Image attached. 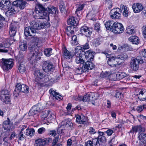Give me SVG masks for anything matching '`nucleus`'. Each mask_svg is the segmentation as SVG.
<instances>
[{"label":"nucleus","instance_id":"a19ab883","mask_svg":"<svg viewBox=\"0 0 146 146\" xmlns=\"http://www.w3.org/2000/svg\"><path fill=\"white\" fill-rule=\"evenodd\" d=\"M127 74L124 72L118 73L114 76H116L117 80L121 79L126 76Z\"/></svg>","mask_w":146,"mask_h":146},{"label":"nucleus","instance_id":"9b49d317","mask_svg":"<svg viewBox=\"0 0 146 146\" xmlns=\"http://www.w3.org/2000/svg\"><path fill=\"white\" fill-rule=\"evenodd\" d=\"M9 4L7 7H3L5 9H7L6 15L7 16L12 15L18 12V8L15 5L13 4V2L12 4H11L10 1H9Z\"/></svg>","mask_w":146,"mask_h":146},{"label":"nucleus","instance_id":"774afa93","mask_svg":"<svg viewBox=\"0 0 146 146\" xmlns=\"http://www.w3.org/2000/svg\"><path fill=\"white\" fill-rule=\"evenodd\" d=\"M140 54L143 57H146V49H145L140 52Z\"/></svg>","mask_w":146,"mask_h":146},{"label":"nucleus","instance_id":"6e6552de","mask_svg":"<svg viewBox=\"0 0 146 146\" xmlns=\"http://www.w3.org/2000/svg\"><path fill=\"white\" fill-rule=\"evenodd\" d=\"M35 77L34 83L36 86L39 87L43 86L42 83H41V80L43 77L41 71L36 70L34 74Z\"/></svg>","mask_w":146,"mask_h":146},{"label":"nucleus","instance_id":"8fccbe9b","mask_svg":"<svg viewBox=\"0 0 146 146\" xmlns=\"http://www.w3.org/2000/svg\"><path fill=\"white\" fill-rule=\"evenodd\" d=\"M9 92L8 90H3L1 92V97H2L3 96H9Z\"/></svg>","mask_w":146,"mask_h":146},{"label":"nucleus","instance_id":"58836bf2","mask_svg":"<svg viewBox=\"0 0 146 146\" xmlns=\"http://www.w3.org/2000/svg\"><path fill=\"white\" fill-rule=\"evenodd\" d=\"M36 146H46L45 143L42 139H39L35 141Z\"/></svg>","mask_w":146,"mask_h":146},{"label":"nucleus","instance_id":"0eeeda50","mask_svg":"<svg viewBox=\"0 0 146 146\" xmlns=\"http://www.w3.org/2000/svg\"><path fill=\"white\" fill-rule=\"evenodd\" d=\"M29 87L27 85L18 83L16 86L14 93V94H18L20 92L24 93H27L29 92Z\"/></svg>","mask_w":146,"mask_h":146},{"label":"nucleus","instance_id":"a211bd4d","mask_svg":"<svg viewBox=\"0 0 146 146\" xmlns=\"http://www.w3.org/2000/svg\"><path fill=\"white\" fill-rule=\"evenodd\" d=\"M95 52L91 50H90L86 51L85 53V58L88 61H92L93 60Z\"/></svg>","mask_w":146,"mask_h":146},{"label":"nucleus","instance_id":"f03ea898","mask_svg":"<svg viewBox=\"0 0 146 146\" xmlns=\"http://www.w3.org/2000/svg\"><path fill=\"white\" fill-rule=\"evenodd\" d=\"M29 60H38L40 59L39 50L38 49L35 48V46H32L29 48Z\"/></svg>","mask_w":146,"mask_h":146},{"label":"nucleus","instance_id":"680f3d73","mask_svg":"<svg viewBox=\"0 0 146 146\" xmlns=\"http://www.w3.org/2000/svg\"><path fill=\"white\" fill-rule=\"evenodd\" d=\"M100 25L99 23H96L95 25V30L97 32H98L99 31H100Z\"/></svg>","mask_w":146,"mask_h":146},{"label":"nucleus","instance_id":"412c9836","mask_svg":"<svg viewBox=\"0 0 146 146\" xmlns=\"http://www.w3.org/2000/svg\"><path fill=\"white\" fill-rule=\"evenodd\" d=\"M50 93L51 94L50 97H52L53 100H61L63 97L59 95L58 93L55 91L53 89H50Z\"/></svg>","mask_w":146,"mask_h":146},{"label":"nucleus","instance_id":"4be33fe9","mask_svg":"<svg viewBox=\"0 0 146 146\" xmlns=\"http://www.w3.org/2000/svg\"><path fill=\"white\" fill-rule=\"evenodd\" d=\"M139 63L137 61L132 58L130 63V67L134 71H136L138 70Z\"/></svg>","mask_w":146,"mask_h":146},{"label":"nucleus","instance_id":"09e8293b","mask_svg":"<svg viewBox=\"0 0 146 146\" xmlns=\"http://www.w3.org/2000/svg\"><path fill=\"white\" fill-rule=\"evenodd\" d=\"M71 44L72 45H75L77 44V37L76 35H74L72 37Z\"/></svg>","mask_w":146,"mask_h":146},{"label":"nucleus","instance_id":"a878e982","mask_svg":"<svg viewBox=\"0 0 146 146\" xmlns=\"http://www.w3.org/2000/svg\"><path fill=\"white\" fill-rule=\"evenodd\" d=\"M78 20L74 17H70L67 21L68 24L70 25L76 26L78 24Z\"/></svg>","mask_w":146,"mask_h":146},{"label":"nucleus","instance_id":"4c0bfd02","mask_svg":"<svg viewBox=\"0 0 146 146\" xmlns=\"http://www.w3.org/2000/svg\"><path fill=\"white\" fill-rule=\"evenodd\" d=\"M9 4V0H1L0 1V7H7Z\"/></svg>","mask_w":146,"mask_h":146},{"label":"nucleus","instance_id":"4d7b16f0","mask_svg":"<svg viewBox=\"0 0 146 146\" xmlns=\"http://www.w3.org/2000/svg\"><path fill=\"white\" fill-rule=\"evenodd\" d=\"M125 31L129 35H131L135 32L134 29L131 28L130 29L126 28Z\"/></svg>","mask_w":146,"mask_h":146},{"label":"nucleus","instance_id":"f257e3e1","mask_svg":"<svg viewBox=\"0 0 146 146\" xmlns=\"http://www.w3.org/2000/svg\"><path fill=\"white\" fill-rule=\"evenodd\" d=\"M56 11V8L52 6H48L46 9L42 5L38 3L35 6V11L33 12V15L36 19H42L48 16L49 14H55Z\"/></svg>","mask_w":146,"mask_h":146},{"label":"nucleus","instance_id":"2eb2a0df","mask_svg":"<svg viewBox=\"0 0 146 146\" xmlns=\"http://www.w3.org/2000/svg\"><path fill=\"white\" fill-rule=\"evenodd\" d=\"M31 26L32 28V33H35L36 32V30L44 28V26L43 24H40L39 25L38 23L35 21H32L31 23Z\"/></svg>","mask_w":146,"mask_h":146},{"label":"nucleus","instance_id":"f704fd0d","mask_svg":"<svg viewBox=\"0 0 146 146\" xmlns=\"http://www.w3.org/2000/svg\"><path fill=\"white\" fill-rule=\"evenodd\" d=\"M120 7V9L121 10V13L122 12V11L123 10V15L125 17L128 16V12L127 7L123 5H121Z\"/></svg>","mask_w":146,"mask_h":146},{"label":"nucleus","instance_id":"7ed1b4c3","mask_svg":"<svg viewBox=\"0 0 146 146\" xmlns=\"http://www.w3.org/2000/svg\"><path fill=\"white\" fill-rule=\"evenodd\" d=\"M109 53V52L107 51H104L102 52V53L104 54L108 58L107 62L110 66L114 67L117 65L120 64L121 63V62L119 61V58H115L113 56L110 58V54Z\"/></svg>","mask_w":146,"mask_h":146},{"label":"nucleus","instance_id":"5fc2aeb1","mask_svg":"<svg viewBox=\"0 0 146 146\" xmlns=\"http://www.w3.org/2000/svg\"><path fill=\"white\" fill-rule=\"evenodd\" d=\"M104 133H106L108 136H111L114 132V131L111 129H108L106 131L104 132Z\"/></svg>","mask_w":146,"mask_h":146},{"label":"nucleus","instance_id":"1a4fd4ad","mask_svg":"<svg viewBox=\"0 0 146 146\" xmlns=\"http://www.w3.org/2000/svg\"><path fill=\"white\" fill-rule=\"evenodd\" d=\"M98 95L97 93H88L86 95L83 96V97L80 98L79 99L81 100V99L83 102H92V101L94 100L98 99L99 96L97 97Z\"/></svg>","mask_w":146,"mask_h":146},{"label":"nucleus","instance_id":"20e7f679","mask_svg":"<svg viewBox=\"0 0 146 146\" xmlns=\"http://www.w3.org/2000/svg\"><path fill=\"white\" fill-rule=\"evenodd\" d=\"M1 60L0 64L4 70H8L13 67V64L12 59L7 60L2 58Z\"/></svg>","mask_w":146,"mask_h":146},{"label":"nucleus","instance_id":"7c9ffc66","mask_svg":"<svg viewBox=\"0 0 146 146\" xmlns=\"http://www.w3.org/2000/svg\"><path fill=\"white\" fill-rule=\"evenodd\" d=\"M129 40L133 44H137L139 42V38L136 36H131L129 38Z\"/></svg>","mask_w":146,"mask_h":146},{"label":"nucleus","instance_id":"5701e85b","mask_svg":"<svg viewBox=\"0 0 146 146\" xmlns=\"http://www.w3.org/2000/svg\"><path fill=\"white\" fill-rule=\"evenodd\" d=\"M18 69L20 72L24 73L26 71V65L24 61L18 62L17 64Z\"/></svg>","mask_w":146,"mask_h":146},{"label":"nucleus","instance_id":"393cba45","mask_svg":"<svg viewBox=\"0 0 146 146\" xmlns=\"http://www.w3.org/2000/svg\"><path fill=\"white\" fill-rule=\"evenodd\" d=\"M11 42L10 41V43H9L8 41L4 43L3 44H0V48H9L11 44ZM8 51L7 49H1L0 48V52H7Z\"/></svg>","mask_w":146,"mask_h":146},{"label":"nucleus","instance_id":"3c124183","mask_svg":"<svg viewBox=\"0 0 146 146\" xmlns=\"http://www.w3.org/2000/svg\"><path fill=\"white\" fill-rule=\"evenodd\" d=\"M49 111H43L41 114V117L42 118L44 119L46 118L48 116L49 113Z\"/></svg>","mask_w":146,"mask_h":146},{"label":"nucleus","instance_id":"f3484780","mask_svg":"<svg viewBox=\"0 0 146 146\" xmlns=\"http://www.w3.org/2000/svg\"><path fill=\"white\" fill-rule=\"evenodd\" d=\"M80 31L82 34L87 37H89L92 33V29L85 26L82 27Z\"/></svg>","mask_w":146,"mask_h":146},{"label":"nucleus","instance_id":"72a5a7b5","mask_svg":"<svg viewBox=\"0 0 146 146\" xmlns=\"http://www.w3.org/2000/svg\"><path fill=\"white\" fill-rule=\"evenodd\" d=\"M19 47L21 50L23 51L26 50L27 47L26 42L24 41L21 42L19 45Z\"/></svg>","mask_w":146,"mask_h":146},{"label":"nucleus","instance_id":"2f4dec72","mask_svg":"<svg viewBox=\"0 0 146 146\" xmlns=\"http://www.w3.org/2000/svg\"><path fill=\"white\" fill-rule=\"evenodd\" d=\"M139 140L146 145V134L144 133H140L138 136Z\"/></svg>","mask_w":146,"mask_h":146},{"label":"nucleus","instance_id":"bb28decb","mask_svg":"<svg viewBox=\"0 0 146 146\" xmlns=\"http://www.w3.org/2000/svg\"><path fill=\"white\" fill-rule=\"evenodd\" d=\"M99 135L97 139L98 141L100 142H106V139L105 137L104 133L103 131H98Z\"/></svg>","mask_w":146,"mask_h":146},{"label":"nucleus","instance_id":"c9c22d12","mask_svg":"<svg viewBox=\"0 0 146 146\" xmlns=\"http://www.w3.org/2000/svg\"><path fill=\"white\" fill-rule=\"evenodd\" d=\"M114 23L113 21H107L105 24L106 28L108 30H110L111 31V28H112Z\"/></svg>","mask_w":146,"mask_h":146},{"label":"nucleus","instance_id":"ea45409f","mask_svg":"<svg viewBox=\"0 0 146 146\" xmlns=\"http://www.w3.org/2000/svg\"><path fill=\"white\" fill-rule=\"evenodd\" d=\"M32 28L29 27H27L25 29L24 34L26 36H32V35L30 33V31L32 33Z\"/></svg>","mask_w":146,"mask_h":146},{"label":"nucleus","instance_id":"a18cd8bd","mask_svg":"<svg viewBox=\"0 0 146 146\" xmlns=\"http://www.w3.org/2000/svg\"><path fill=\"white\" fill-rule=\"evenodd\" d=\"M1 99L2 102L5 104H8L10 102L9 96H3L1 98Z\"/></svg>","mask_w":146,"mask_h":146},{"label":"nucleus","instance_id":"052dcab7","mask_svg":"<svg viewBox=\"0 0 146 146\" xmlns=\"http://www.w3.org/2000/svg\"><path fill=\"white\" fill-rule=\"evenodd\" d=\"M32 38L33 42L35 43L36 45L37 43L39 42V39L38 37L37 36H34Z\"/></svg>","mask_w":146,"mask_h":146},{"label":"nucleus","instance_id":"603ef678","mask_svg":"<svg viewBox=\"0 0 146 146\" xmlns=\"http://www.w3.org/2000/svg\"><path fill=\"white\" fill-rule=\"evenodd\" d=\"M133 59L137 61L139 63H143V59L140 56H138L136 58H133Z\"/></svg>","mask_w":146,"mask_h":146},{"label":"nucleus","instance_id":"0e129e2a","mask_svg":"<svg viewBox=\"0 0 146 146\" xmlns=\"http://www.w3.org/2000/svg\"><path fill=\"white\" fill-rule=\"evenodd\" d=\"M142 30L144 37L146 38V25L142 27Z\"/></svg>","mask_w":146,"mask_h":146},{"label":"nucleus","instance_id":"423d86ee","mask_svg":"<svg viewBox=\"0 0 146 146\" xmlns=\"http://www.w3.org/2000/svg\"><path fill=\"white\" fill-rule=\"evenodd\" d=\"M82 47L78 46L75 49L76 56L75 61L76 63L79 64H84V60L82 57V54L81 53Z\"/></svg>","mask_w":146,"mask_h":146},{"label":"nucleus","instance_id":"864d4df0","mask_svg":"<svg viewBox=\"0 0 146 146\" xmlns=\"http://www.w3.org/2000/svg\"><path fill=\"white\" fill-rule=\"evenodd\" d=\"M83 71L84 70H83L82 68H81V67H78L76 68L75 70L76 72L78 74H81L83 72H84Z\"/></svg>","mask_w":146,"mask_h":146},{"label":"nucleus","instance_id":"79ce46f5","mask_svg":"<svg viewBox=\"0 0 146 146\" xmlns=\"http://www.w3.org/2000/svg\"><path fill=\"white\" fill-rule=\"evenodd\" d=\"M17 59L18 61V62L24 61V55L21 51H20L19 52V54L17 57Z\"/></svg>","mask_w":146,"mask_h":146},{"label":"nucleus","instance_id":"6ab92c4d","mask_svg":"<svg viewBox=\"0 0 146 146\" xmlns=\"http://www.w3.org/2000/svg\"><path fill=\"white\" fill-rule=\"evenodd\" d=\"M13 4L15 5L17 7L23 9L26 6V2L23 0H17L13 2Z\"/></svg>","mask_w":146,"mask_h":146},{"label":"nucleus","instance_id":"c756f323","mask_svg":"<svg viewBox=\"0 0 146 146\" xmlns=\"http://www.w3.org/2000/svg\"><path fill=\"white\" fill-rule=\"evenodd\" d=\"M142 131V128L140 126H133L132 127V129L131 130L130 132L132 133L133 132H139V133H143L141 132Z\"/></svg>","mask_w":146,"mask_h":146},{"label":"nucleus","instance_id":"49530a36","mask_svg":"<svg viewBox=\"0 0 146 146\" xmlns=\"http://www.w3.org/2000/svg\"><path fill=\"white\" fill-rule=\"evenodd\" d=\"M50 76L47 75L45 76L44 77H42L41 80V83H42L43 86H44L43 83H47L49 81H50Z\"/></svg>","mask_w":146,"mask_h":146},{"label":"nucleus","instance_id":"37998d69","mask_svg":"<svg viewBox=\"0 0 146 146\" xmlns=\"http://www.w3.org/2000/svg\"><path fill=\"white\" fill-rule=\"evenodd\" d=\"M84 7V5L82 4H77L76 5V10L75 11L76 13L78 15V14L80 13V11H82Z\"/></svg>","mask_w":146,"mask_h":146},{"label":"nucleus","instance_id":"e2e57ef3","mask_svg":"<svg viewBox=\"0 0 146 146\" xmlns=\"http://www.w3.org/2000/svg\"><path fill=\"white\" fill-rule=\"evenodd\" d=\"M63 4H61L59 5V9L62 13L66 11L65 6L63 5Z\"/></svg>","mask_w":146,"mask_h":146},{"label":"nucleus","instance_id":"39448f33","mask_svg":"<svg viewBox=\"0 0 146 146\" xmlns=\"http://www.w3.org/2000/svg\"><path fill=\"white\" fill-rule=\"evenodd\" d=\"M45 107L43 104H38L32 108L29 111L28 115L29 116L34 115L44 109Z\"/></svg>","mask_w":146,"mask_h":146},{"label":"nucleus","instance_id":"338daca9","mask_svg":"<svg viewBox=\"0 0 146 146\" xmlns=\"http://www.w3.org/2000/svg\"><path fill=\"white\" fill-rule=\"evenodd\" d=\"M59 78L58 76H56L54 77L53 78H51L50 79V81L51 82H55L57 81L58 78Z\"/></svg>","mask_w":146,"mask_h":146},{"label":"nucleus","instance_id":"c85d7f7f","mask_svg":"<svg viewBox=\"0 0 146 146\" xmlns=\"http://www.w3.org/2000/svg\"><path fill=\"white\" fill-rule=\"evenodd\" d=\"M139 93L137 96L141 97L143 100H145L146 102V90L145 89L140 90H139Z\"/></svg>","mask_w":146,"mask_h":146},{"label":"nucleus","instance_id":"b1692460","mask_svg":"<svg viewBox=\"0 0 146 146\" xmlns=\"http://www.w3.org/2000/svg\"><path fill=\"white\" fill-rule=\"evenodd\" d=\"M94 144L95 146H100V144L98 142L97 139H93L92 140H89L85 144L86 146H93Z\"/></svg>","mask_w":146,"mask_h":146},{"label":"nucleus","instance_id":"e433bc0d","mask_svg":"<svg viewBox=\"0 0 146 146\" xmlns=\"http://www.w3.org/2000/svg\"><path fill=\"white\" fill-rule=\"evenodd\" d=\"M35 131L34 129H27L25 132V134L28 136H33L34 134Z\"/></svg>","mask_w":146,"mask_h":146},{"label":"nucleus","instance_id":"bf43d9fd","mask_svg":"<svg viewBox=\"0 0 146 146\" xmlns=\"http://www.w3.org/2000/svg\"><path fill=\"white\" fill-rule=\"evenodd\" d=\"M46 131L45 128L44 127L40 128L38 129L37 132L38 134H41L44 133Z\"/></svg>","mask_w":146,"mask_h":146},{"label":"nucleus","instance_id":"4468645a","mask_svg":"<svg viewBox=\"0 0 146 146\" xmlns=\"http://www.w3.org/2000/svg\"><path fill=\"white\" fill-rule=\"evenodd\" d=\"M121 10L119 8L113 9L111 10L110 13V17L112 19H118L121 17Z\"/></svg>","mask_w":146,"mask_h":146},{"label":"nucleus","instance_id":"473e14b6","mask_svg":"<svg viewBox=\"0 0 146 146\" xmlns=\"http://www.w3.org/2000/svg\"><path fill=\"white\" fill-rule=\"evenodd\" d=\"M85 117L84 116H82L79 115H77L76 116V121L78 123L84 124L85 123L84 120Z\"/></svg>","mask_w":146,"mask_h":146},{"label":"nucleus","instance_id":"ddd939ff","mask_svg":"<svg viewBox=\"0 0 146 146\" xmlns=\"http://www.w3.org/2000/svg\"><path fill=\"white\" fill-rule=\"evenodd\" d=\"M42 69L45 72H47L50 71H53L54 67L51 62L48 61H44L43 64Z\"/></svg>","mask_w":146,"mask_h":146},{"label":"nucleus","instance_id":"f8f14e48","mask_svg":"<svg viewBox=\"0 0 146 146\" xmlns=\"http://www.w3.org/2000/svg\"><path fill=\"white\" fill-rule=\"evenodd\" d=\"M18 25L17 22H13L11 23L9 28V34L11 37H13L15 35Z\"/></svg>","mask_w":146,"mask_h":146},{"label":"nucleus","instance_id":"c03bdc74","mask_svg":"<svg viewBox=\"0 0 146 146\" xmlns=\"http://www.w3.org/2000/svg\"><path fill=\"white\" fill-rule=\"evenodd\" d=\"M128 56L127 54L126 53H125L122 54H121L117 58L119 59V61L120 60L122 61V62L124 60H126L127 59Z\"/></svg>","mask_w":146,"mask_h":146},{"label":"nucleus","instance_id":"aec40b11","mask_svg":"<svg viewBox=\"0 0 146 146\" xmlns=\"http://www.w3.org/2000/svg\"><path fill=\"white\" fill-rule=\"evenodd\" d=\"M132 9L134 12L135 13H138L143 10V6L140 3H134L132 5Z\"/></svg>","mask_w":146,"mask_h":146},{"label":"nucleus","instance_id":"6e6d98bb","mask_svg":"<svg viewBox=\"0 0 146 146\" xmlns=\"http://www.w3.org/2000/svg\"><path fill=\"white\" fill-rule=\"evenodd\" d=\"M42 140L44 141V142H45V143L46 146L50 143L52 141V139L49 137L45 138L42 139Z\"/></svg>","mask_w":146,"mask_h":146},{"label":"nucleus","instance_id":"de8ad7c7","mask_svg":"<svg viewBox=\"0 0 146 146\" xmlns=\"http://www.w3.org/2000/svg\"><path fill=\"white\" fill-rule=\"evenodd\" d=\"M52 50V49L50 48L45 49L44 50V54L46 56H50L51 54Z\"/></svg>","mask_w":146,"mask_h":146},{"label":"nucleus","instance_id":"cd10ccee","mask_svg":"<svg viewBox=\"0 0 146 146\" xmlns=\"http://www.w3.org/2000/svg\"><path fill=\"white\" fill-rule=\"evenodd\" d=\"M73 54L71 52L69 51L66 48L63 50L64 57L67 59H70L73 56Z\"/></svg>","mask_w":146,"mask_h":146},{"label":"nucleus","instance_id":"9d476101","mask_svg":"<svg viewBox=\"0 0 146 146\" xmlns=\"http://www.w3.org/2000/svg\"><path fill=\"white\" fill-rule=\"evenodd\" d=\"M112 28H111V31L115 34H121L123 32L124 28L122 24L117 22H115Z\"/></svg>","mask_w":146,"mask_h":146},{"label":"nucleus","instance_id":"13d9d810","mask_svg":"<svg viewBox=\"0 0 146 146\" xmlns=\"http://www.w3.org/2000/svg\"><path fill=\"white\" fill-rule=\"evenodd\" d=\"M82 46L83 47L80 46L82 47L81 52L82 51L83 52V50L87 49L89 48V45L88 43H86L84 45H83Z\"/></svg>","mask_w":146,"mask_h":146},{"label":"nucleus","instance_id":"69168bd1","mask_svg":"<svg viewBox=\"0 0 146 146\" xmlns=\"http://www.w3.org/2000/svg\"><path fill=\"white\" fill-rule=\"evenodd\" d=\"M89 132L91 134H94L96 133V131L92 127H90L89 129Z\"/></svg>","mask_w":146,"mask_h":146},{"label":"nucleus","instance_id":"dca6fc26","mask_svg":"<svg viewBox=\"0 0 146 146\" xmlns=\"http://www.w3.org/2000/svg\"><path fill=\"white\" fill-rule=\"evenodd\" d=\"M94 65L91 61H87L84 64H83L82 68L83 71L88 72L90 70H91L94 68Z\"/></svg>","mask_w":146,"mask_h":146}]
</instances>
